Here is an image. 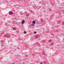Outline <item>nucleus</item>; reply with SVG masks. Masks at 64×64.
Wrapping results in <instances>:
<instances>
[{"label": "nucleus", "instance_id": "7ed1b4c3", "mask_svg": "<svg viewBox=\"0 0 64 64\" xmlns=\"http://www.w3.org/2000/svg\"><path fill=\"white\" fill-rule=\"evenodd\" d=\"M40 62V64H45V62Z\"/></svg>", "mask_w": 64, "mask_h": 64}, {"label": "nucleus", "instance_id": "20e7f679", "mask_svg": "<svg viewBox=\"0 0 64 64\" xmlns=\"http://www.w3.org/2000/svg\"><path fill=\"white\" fill-rule=\"evenodd\" d=\"M35 23H36V22H35V21H33V22H32L33 24H35Z\"/></svg>", "mask_w": 64, "mask_h": 64}, {"label": "nucleus", "instance_id": "9b49d317", "mask_svg": "<svg viewBox=\"0 0 64 64\" xmlns=\"http://www.w3.org/2000/svg\"><path fill=\"white\" fill-rule=\"evenodd\" d=\"M51 40H49V42H51Z\"/></svg>", "mask_w": 64, "mask_h": 64}, {"label": "nucleus", "instance_id": "ddd939ff", "mask_svg": "<svg viewBox=\"0 0 64 64\" xmlns=\"http://www.w3.org/2000/svg\"><path fill=\"white\" fill-rule=\"evenodd\" d=\"M26 17H28V15H27L26 16Z\"/></svg>", "mask_w": 64, "mask_h": 64}, {"label": "nucleus", "instance_id": "0eeeda50", "mask_svg": "<svg viewBox=\"0 0 64 64\" xmlns=\"http://www.w3.org/2000/svg\"><path fill=\"white\" fill-rule=\"evenodd\" d=\"M60 21H58V24H60Z\"/></svg>", "mask_w": 64, "mask_h": 64}, {"label": "nucleus", "instance_id": "f8f14e48", "mask_svg": "<svg viewBox=\"0 0 64 64\" xmlns=\"http://www.w3.org/2000/svg\"><path fill=\"white\" fill-rule=\"evenodd\" d=\"M41 21L42 22V21H43V20H41Z\"/></svg>", "mask_w": 64, "mask_h": 64}, {"label": "nucleus", "instance_id": "dca6fc26", "mask_svg": "<svg viewBox=\"0 0 64 64\" xmlns=\"http://www.w3.org/2000/svg\"><path fill=\"white\" fill-rule=\"evenodd\" d=\"M63 25H64V24H63Z\"/></svg>", "mask_w": 64, "mask_h": 64}, {"label": "nucleus", "instance_id": "4468645a", "mask_svg": "<svg viewBox=\"0 0 64 64\" xmlns=\"http://www.w3.org/2000/svg\"><path fill=\"white\" fill-rule=\"evenodd\" d=\"M8 36H9V37H10V36H9V35H8Z\"/></svg>", "mask_w": 64, "mask_h": 64}, {"label": "nucleus", "instance_id": "39448f33", "mask_svg": "<svg viewBox=\"0 0 64 64\" xmlns=\"http://www.w3.org/2000/svg\"><path fill=\"white\" fill-rule=\"evenodd\" d=\"M13 30H16V28H13Z\"/></svg>", "mask_w": 64, "mask_h": 64}, {"label": "nucleus", "instance_id": "f257e3e1", "mask_svg": "<svg viewBox=\"0 0 64 64\" xmlns=\"http://www.w3.org/2000/svg\"><path fill=\"white\" fill-rule=\"evenodd\" d=\"M8 14L10 15H12L13 14V12L11 11H10L8 12Z\"/></svg>", "mask_w": 64, "mask_h": 64}, {"label": "nucleus", "instance_id": "6e6552de", "mask_svg": "<svg viewBox=\"0 0 64 64\" xmlns=\"http://www.w3.org/2000/svg\"><path fill=\"white\" fill-rule=\"evenodd\" d=\"M53 44V42H52V43L50 45H52Z\"/></svg>", "mask_w": 64, "mask_h": 64}, {"label": "nucleus", "instance_id": "2eb2a0df", "mask_svg": "<svg viewBox=\"0 0 64 64\" xmlns=\"http://www.w3.org/2000/svg\"><path fill=\"white\" fill-rule=\"evenodd\" d=\"M2 42H4V41H3Z\"/></svg>", "mask_w": 64, "mask_h": 64}, {"label": "nucleus", "instance_id": "9d476101", "mask_svg": "<svg viewBox=\"0 0 64 64\" xmlns=\"http://www.w3.org/2000/svg\"><path fill=\"white\" fill-rule=\"evenodd\" d=\"M36 32H34V34H36Z\"/></svg>", "mask_w": 64, "mask_h": 64}, {"label": "nucleus", "instance_id": "f03ea898", "mask_svg": "<svg viewBox=\"0 0 64 64\" xmlns=\"http://www.w3.org/2000/svg\"><path fill=\"white\" fill-rule=\"evenodd\" d=\"M25 23V20H22V24H23L24 23Z\"/></svg>", "mask_w": 64, "mask_h": 64}, {"label": "nucleus", "instance_id": "423d86ee", "mask_svg": "<svg viewBox=\"0 0 64 64\" xmlns=\"http://www.w3.org/2000/svg\"><path fill=\"white\" fill-rule=\"evenodd\" d=\"M36 38H38V35H36Z\"/></svg>", "mask_w": 64, "mask_h": 64}, {"label": "nucleus", "instance_id": "f3484780", "mask_svg": "<svg viewBox=\"0 0 64 64\" xmlns=\"http://www.w3.org/2000/svg\"><path fill=\"white\" fill-rule=\"evenodd\" d=\"M43 55H44V54H43Z\"/></svg>", "mask_w": 64, "mask_h": 64}, {"label": "nucleus", "instance_id": "1a4fd4ad", "mask_svg": "<svg viewBox=\"0 0 64 64\" xmlns=\"http://www.w3.org/2000/svg\"><path fill=\"white\" fill-rule=\"evenodd\" d=\"M24 33H25L26 34L27 33V32H26V31H24Z\"/></svg>", "mask_w": 64, "mask_h": 64}]
</instances>
